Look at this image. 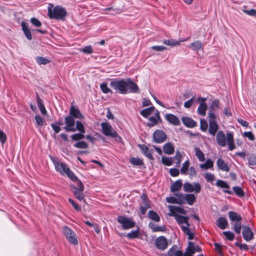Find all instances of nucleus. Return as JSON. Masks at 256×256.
I'll use <instances>...</instances> for the list:
<instances>
[{"label":"nucleus","instance_id":"47","mask_svg":"<svg viewBox=\"0 0 256 256\" xmlns=\"http://www.w3.org/2000/svg\"><path fill=\"white\" fill-rule=\"evenodd\" d=\"M140 230L138 228L137 230H132L130 232L127 234V238L129 239H134L138 238L140 236Z\"/></svg>","mask_w":256,"mask_h":256},{"label":"nucleus","instance_id":"3","mask_svg":"<svg viewBox=\"0 0 256 256\" xmlns=\"http://www.w3.org/2000/svg\"><path fill=\"white\" fill-rule=\"evenodd\" d=\"M48 15L50 18L58 20H64L67 16V12L64 8L50 4L48 7Z\"/></svg>","mask_w":256,"mask_h":256},{"label":"nucleus","instance_id":"49","mask_svg":"<svg viewBox=\"0 0 256 256\" xmlns=\"http://www.w3.org/2000/svg\"><path fill=\"white\" fill-rule=\"evenodd\" d=\"M100 88L102 92L104 94H113L112 90L108 87L107 84L106 82L102 83L100 84Z\"/></svg>","mask_w":256,"mask_h":256},{"label":"nucleus","instance_id":"35","mask_svg":"<svg viewBox=\"0 0 256 256\" xmlns=\"http://www.w3.org/2000/svg\"><path fill=\"white\" fill-rule=\"evenodd\" d=\"M84 133L85 132H79L72 134L70 136V138L72 141H80L81 140L85 138V136L84 134Z\"/></svg>","mask_w":256,"mask_h":256},{"label":"nucleus","instance_id":"33","mask_svg":"<svg viewBox=\"0 0 256 256\" xmlns=\"http://www.w3.org/2000/svg\"><path fill=\"white\" fill-rule=\"evenodd\" d=\"M208 108L207 104L206 102H200L198 108V113L202 116L206 115V110Z\"/></svg>","mask_w":256,"mask_h":256},{"label":"nucleus","instance_id":"30","mask_svg":"<svg viewBox=\"0 0 256 256\" xmlns=\"http://www.w3.org/2000/svg\"><path fill=\"white\" fill-rule=\"evenodd\" d=\"M216 164L218 168L222 171L228 172L230 170V168L226 164L224 160L220 158H218L217 160Z\"/></svg>","mask_w":256,"mask_h":256},{"label":"nucleus","instance_id":"61","mask_svg":"<svg viewBox=\"0 0 256 256\" xmlns=\"http://www.w3.org/2000/svg\"><path fill=\"white\" fill-rule=\"evenodd\" d=\"M205 178L206 179V180H207V182H213L214 179H215V177H214V176L211 174V173H209V172H206L205 174Z\"/></svg>","mask_w":256,"mask_h":256},{"label":"nucleus","instance_id":"10","mask_svg":"<svg viewBox=\"0 0 256 256\" xmlns=\"http://www.w3.org/2000/svg\"><path fill=\"white\" fill-rule=\"evenodd\" d=\"M208 117L209 118L208 132L212 136H214L218 129V126L216 122V116L212 114H208Z\"/></svg>","mask_w":256,"mask_h":256},{"label":"nucleus","instance_id":"59","mask_svg":"<svg viewBox=\"0 0 256 256\" xmlns=\"http://www.w3.org/2000/svg\"><path fill=\"white\" fill-rule=\"evenodd\" d=\"M34 118L36 120V124H38V126H42L44 125V120L40 116L36 115Z\"/></svg>","mask_w":256,"mask_h":256},{"label":"nucleus","instance_id":"43","mask_svg":"<svg viewBox=\"0 0 256 256\" xmlns=\"http://www.w3.org/2000/svg\"><path fill=\"white\" fill-rule=\"evenodd\" d=\"M148 216L150 219L156 222H158L160 220V217L158 214L152 210H150L148 212Z\"/></svg>","mask_w":256,"mask_h":256},{"label":"nucleus","instance_id":"17","mask_svg":"<svg viewBox=\"0 0 256 256\" xmlns=\"http://www.w3.org/2000/svg\"><path fill=\"white\" fill-rule=\"evenodd\" d=\"M242 235L244 239L246 242H250L254 238V232L248 226L242 225Z\"/></svg>","mask_w":256,"mask_h":256},{"label":"nucleus","instance_id":"48","mask_svg":"<svg viewBox=\"0 0 256 256\" xmlns=\"http://www.w3.org/2000/svg\"><path fill=\"white\" fill-rule=\"evenodd\" d=\"M73 146L77 148H87L88 146V144L84 141H78L74 144Z\"/></svg>","mask_w":256,"mask_h":256},{"label":"nucleus","instance_id":"18","mask_svg":"<svg viewBox=\"0 0 256 256\" xmlns=\"http://www.w3.org/2000/svg\"><path fill=\"white\" fill-rule=\"evenodd\" d=\"M164 118L170 124L174 126H178L180 124V120L174 114H167L164 116Z\"/></svg>","mask_w":256,"mask_h":256},{"label":"nucleus","instance_id":"23","mask_svg":"<svg viewBox=\"0 0 256 256\" xmlns=\"http://www.w3.org/2000/svg\"><path fill=\"white\" fill-rule=\"evenodd\" d=\"M22 30L26 36L28 40L32 39V36L31 32L28 28V24L27 22H22L21 24Z\"/></svg>","mask_w":256,"mask_h":256},{"label":"nucleus","instance_id":"58","mask_svg":"<svg viewBox=\"0 0 256 256\" xmlns=\"http://www.w3.org/2000/svg\"><path fill=\"white\" fill-rule=\"evenodd\" d=\"M68 202L72 206L74 209L77 212H80L81 208L80 206L74 202V201L71 198H69L68 200Z\"/></svg>","mask_w":256,"mask_h":256},{"label":"nucleus","instance_id":"19","mask_svg":"<svg viewBox=\"0 0 256 256\" xmlns=\"http://www.w3.org/2000/svg\"><path fill=\"white\" fill-rule=\"evenodd\" d=\"M184 254L183 252L178 250L176 245H173L172 246L168 251L166 254L164 256H184Z\"/></svg>","mask_w":256,"mask_h":256},{"label":"nucleus","instance_id":"24","mask_svg":"<svg viewBox=\"0 0 256 256\" xmlns=\"http://www.w3.org/2000/svg\"><path fill=\"white\" fill-rule=\"evenodd\" d=\"M175 218L178 223V224H186V226L189 227L190 226V224H189L188 220V217L186 216H182L179 214H175L174 215Z\"/></svg>","mask_w":256,"mask_h":256},{"label":"nucleus","instance_id":"27","mask_svg":"<svg viewBox=\"0 0 256 256\" xmlns=\"http://www.w3.org/2000/svg\"><path fill=\"white\" fill-rule=\"evenodd\" d=\"M228 224V220L224 217L220 216L216 220V226L222 230L226 228Z\"/></svg>","mask_w":256,"mask_h":256},{"label":"nucleus","instance_id":"28","mask_svg":"<svg viewBox=\"0 0 256 256\" xmlns=\"http://www.w3.org/2000/svg\"><path fill=\"white\" fill-rule=\"evenodd\" d=\"M183 202L186 201L188 204L192 206L194 204L196 200L195 195L193 194H183Z\"/></svg>","mask_w":256,"mask_h":256},{"label":"nucleus","instance_id":"62","mask_svg":"<svg viewBox=\"0 0 256 256\" xmlns=\"http://www.w3.org/2000/svg\"><path fill=\"white\" fill-rule=\"evenodd\" d=\"M243 12L250 16L256 18V10L255 9L244 10Z\"/></svg>","mask_w":256,"mask_h":256},{"label":"nucleus","instance_id":"36","mask_svg":"<svg viewBox=\"0 0 256 256\" xmlns=\"http://www.w3.org/2000/svg\"><path fill=\"white\" fill-rule=\"evenodd\" d=\"M193 50H199L203 49L202 43L198 40L190 44L189 46Z\"/></svg>","mask_w":256,"mask_h":256},{"label":"nucleus","instance_id":"6","mask_svg":"<svg viewBox=\"0 0 256 256\" xmlns=\"http://www.w3.org/2000/svg\"><path fill=\"white\" fill-rule=\"evenodd\" d=\"M64 129L67 132H75L78 130L80 132H86L84 125L80 120H76L70 124H66Z\"/></svg>","mask_w":256,"mask_h":256},{"label":"nucleus","instance_id":"9","mask_svg":"<svg viewBox=\"0 0 256 256\" xmlns=\"http://www.w3.org/2000/svg\"><path fill=\"white\" fill-rule=\"evenodd\" d=\"M117 221L121 224L123 230L130 229L134 228L136 224V222L132 218L124 216H118L117 218Z\"/></svg>","mask_w":256,"mask_h":256},{"label":"nucleus","instance_id":"1","mask_svg":"<svg viewBox=\"0 0 256 256\" xmlns=\"http://www.w3.org/2000/svg\"><path fill=\"white\" fill-rule=\"evenodd\" d=\"M110 86L122 94L128 93L138 94L140 88L130 78L126 79L114 78L110 80Z\"/></svg>","mask_w":256,"mask_h":256},{"label":"nucleus","instance_id":"42","mask_svg":"<svg viewBox=\"0 0 256 256\" xmlns=\"http://www.w3.org/2000/svg\"><path fill=\"white\" fill-rule=\"evenodd\" d=\"M65 174L67 175V176L73 182H77V184H78V181H80L78 178L68 168Z\"/></svg>","mask_w":256,"mask_h":256},{"label":"nucleus","instance_id":"56","mask_svg":"<svg viewBox=\"0 0 256 256\" xmlns=\"http://www.w3.org/2000/svg\"><path fill=\"white\" fill-rule=\"evenodd\" d=\"M80 52L86 54H91L93 52V48L91 46H88L82 48Z\"/></svg>","mask_w":256,"mask_h":256},{"label":"nucleus","instance_id":"54","mask_svg":"<svg viewBox=\"0 0 256 256\" xmlns=\"http://www.w3.org/2000/svg\"><path fill=\"white\" fill-rule=\"evenodd\" d=\"M190 164V162L188 160H186L182 165V167L180 169V172L182 174H186V172L188 170V166Z\"/></svg>","mask_w":256,"mask_h":256},{"label":"nucleus","instance_id":"40","mask_svg":"<svg viewBox=\"0 0 256 256\" xmlns=\"http://www.w3.org/2000/svg\"><path fill=\"white\" fill-rule=\"evenodd\" d=\"M130 162L136 166H141L144 165L143 160L140 158L132 157L130 159Z\"/></svg>","mask_w":256,"mask_h":256},{"label":"nucleus","instance_id":"31","mask_svg":"<svg viewBox=\"0 0 256 256\" xmlns=\"http://www.w3.org/2000/svg\"><path fill=\"white\" fill-rule=\"evenodd\" d=\"M220 108V102L218 100L212 101L209 108L208 114H214V112L218 110Z\"/></svg>","mask_w":256,"mask_h":256},{"label":"nucleus","instance_id":"57","mask_svg":"<svg viewBox=\"0 0 256 256\" xmlns=\"http://www.w3.org/2000/svg\"><path fill=\"white\" fill-rule=\"evenodd\" d=\"M248 164L250 166H255L256 164V155L252 154L248 158Z\"/></svg>","mask_w":256,"mask_h":256},{"label":"nucleus","instance_id":"22","mask_svg":"<svg viewBox=\"0 0 256 256\" xmlns=\"http://www.w3.org/2000/svg\"><path fill=\"white\" fill-rule=\"evenodd\" d=\"M54 166L56 170L62 174H65V172L68 168L67 165L63 162H55Z\"/></svg>","mask_w":256,"mask_h":256},{"label":"nucleus","instance_id":"25","mask_svg":"<svg viewBox=\"0 0 256 256\" xmlns=\"http://www.w3.org/2000/svg\"><path fill=\"white\" fill-rule=\"evenodd\" d=\"M36 102L37 105L42 114L45 116L47 114L46 110L45 108L44 104H43L42 100L39 96L38 93H36Z\"/></svg>","mask_w":256,"mask_h":256},{"label":"nucleus","instance_id":"26","mask_svg":"<svg viewBox=\"0 0 256 256\" xmlns=\"http://www.w3.org/2000/svg\"><path fill=\"white\" fill-rule=\"evenodd\" d=\"M163 150L167 154H172L174 152V144L168 142L165 144L163 146Z\"/></svg>","mask_w":256,"mask_h":256},{"label":"nucleus","instance_id":"52","mask_svg":"<svg viewBox=\"0 0 256 256\" xmlns=\"http://www.w3.org/2000/svg\"><path fill=\"white\" fill-rule=\"evenodd\" d=\"M208 126L207 121L204 118L201 119L200 120V130L202 132H206Z\"/></svg>","mask_w":256,"mask_h":256},{"label":"nucleus","instance_id":"29","mask_svg":"<svg viewBox=\"0 0 256 256\" xmlns=\"http://www.w3.org/2000/svg\"><path fill=\"white\" fill-rule=\"evenodd\" d=\"M155 110L154 106H150L142 110L140 112V114L144 118H148L150 114H152Z\"/></svg>","mask_w":256,"mask_h":256},{"label":"nucleus","instance_id":"2","mask_svg":"<svg viewBox=\"0 0 256 256\" xmlns=\"http://www.w3.org/2000/svg\"><path fill=\"white\" fill-rule=\"evenodd\" d=\"M216 140L217 144L220 146L222 147L226 146L227 142L230 150H232L236 148L234 142V134L232 132H228L226 136L223 131L219 130L217 132Z\"/></svg>","mask_w":256,"mask_h":256},{"label":"nucleus","instance_id":"14","mask_svg":"<svg viewBox=\"0 0 256 256\" xmlns=\"http://www.w3.org/2000/svg\"><path fill=\"white\" fill-rule=\"evenodd\" d=\"M176 197L169 196L166 198V201L168 203L176 204L182 205L185 204V202H183V194L182 193L174 194Z\"/></svg>","mask_w":256,"mask_h":256},{"label":"nucleus","instance_id":"13","mask_svg":"<svg viewBox=\"0 0 256 256\" xmlns=\"http://www.w3.org/2000/svg\"><path fill=\"white\" fill-rule=\"evenodd\" d=\"M184 190L186 192H194L196 194H198L201 190V186L198 182H194L193 184L186 182L184 184Z\"/></svg>","mask_w":256,"mask_h":256},{"label":"nucleus","instance_id":"50","mask_svg":"<svg viewBox=\"0 0 256 256\" xmlns=\"http://www.w3.org/2000/svg\"><path fill=\"white\" fill-rule=\"evenodd\" d=\"M216 185L223 188L229 189L230 188V186L225 181L221 180H218Z\"/></svg>","mask_w":256,"mask_h":256},{"label":"nucleus","instance_id":"20","mask_svg":"<svg viewBox=\"0 0 256 256\" xmlns=\"http://www.w3.org/2000/svg\"><path fill=\"white\" fill-rule=\"evenodd\" d=\"M138 146L142 152L150 160H154V158L152 154V150H149L148 147L144 144H138Z\"/></svg>","mask_w":256,"mask_h":256},{"label":"nucleus","instance_id":"46","mask_svg":"<svg viewBox=\"0 0 256 256\" xmlns=\"http://www.w3.org/2000/svg\"><path fill=\"white\" fill-rule=\"evenodd\" d=\"M35 60L39 65H46L50 62V60L42 56H36Z\"/></svg>","mask_w":256,"mask_h":256},{"label":"nucleus","instance_id":"4","mask_svg":"<svg viewBox=\"0 0 256 256\" xmlns=\"http://www.w3.org/2000/svg\"><path fill=\"white\" fill-rule=\"evenodd\" d=\"M229 218L231 222L232 226L231 229L234 230L236 234H240L242 228V217L240 214L233 211H230L228 213Z\"/></svg>","mask_w":256,"mask_h":256},{"label":"nucleus","instance_id":"64","mask_svg":"<svg viewBox=\"0 0 256 256\" xmlns=\"http://www.w3.org/2000/svg\"><path fill=\"white\" fill-rule=\"evenodd\" d=\"M169 173L172 176L175 177L179 175L180 171L176 168H170Z\"/></svg>","mask_w":256,"mask_h":256},{"label":"nucleus","instance_id":"51","mask_svg":"<svg viewBox=\"0 0 256 256\" xmlns=\"http://www.w3.org/2000/svg\"><path fill=\"white\" fill-rule=\"evenodd\" d=\"M147 126L151 128L156 125H157V122L156 118L154 116H150L148 118V122H147Z\"/></svg>","mask_w":256,"mask_h":256},{"label":"nucleus","instance_id":"55","mask_svg":"<svg viewBox=\"0 0 256 256\" xmlns=\"http://www.w3.org/2000/svg\"><path fill=\"white\" fill-rule=\"evenodd\" d=\"M173 158L174 159L176 160V166L179 167L182 161V154L178 150H177L176 152L175 156L173 157Z\"/></svg>","mask_w":256,"mask_h":256},{"label":"nucleus","instance_id":"16","mask_svg":"<svg viewBox=\"0 0 256 256\" xmlns=\"http://www.w3.org/2000/svg\"><path fill=\"white\" fill-rule=\"evenodd\" d=\"M142 204L140 206V210L142 214H145L148 208H150V200L146 194H143L141 196Z\"/></svg>","mask_w":256,"mask_h":256},{"label":"nucleus","instance_id":"45","mask_svg":"<svg viewBox=\"0 0 256 256\" xmlns=\"http://www.w3.org/2000/svg\"><path fill=\"white\" fill-rule=\"evenodd\" d=\"M174 158L172 157H166L162 156V163L166 166H170L173 164Z\"/></svg>","mask_w":256,"mask_h":256},{"label":"nucleus","instance_id":"34","mask_svg":"<svg viewBox=\"0 0 256 256\" xmlns=\"http://www.w3.org/2000/svg\"><path fill=\"white\" fill-rule=\"evenodd\" d=\"M181 228L184 232V233L188 236V239L190 240H192L194 239V234L191 232L190 228L189 227L185 226H182Z\"/></svg>","mask_w":256,"mask_h":256},{"label":"nucleus","instance_id":"12","mask_svg":"<svg viewBox=\"0 0 256 256\" xmlns=\"http://www.w3.org/2000/svg\"><path fill=\"white\" fill-rule=\"evenodd\" d=\"M152 138L154 142L161 144L166 140L167 136L163 130H156L153 134Z\"/></svg>","mask_w":256,"mask_h":256},{"label":"nucleus","instance_id":"63","mask_svg":"<svg viewBox=\"0 0 256 256\" xmlns=\"http://www.w3.org/2000/svg\"><path fill=\"white\" fill-rule=\"evenodd\" d=\"M30 21V22L36 27H40L42 26V22L36 18H31Z\"/></svg>","mask_w":256,"mask_h":256},{"label":"nucleus","instance_id":"37","mask_svg":"<svg viewBox=\"0 0 256 256\" xmlns=\"http://www.w3.org/2000/svg\"><path fill=\"white\" fill-rule=\"evenodd\" d=\"M214 166V162L213 161L208 158L207 159L206 162L204 164H200V166L201 168L204 170H208Z\"/></svg>","mask_w":256,"mask_h":256},{"label":"nucleus","instance_id":"21","mask_svg":"<svg viewBox=\"0 0 256 256\" xmlns=\"http://www.w3.org/2000/svg\"><path fill=\"white\" fill-rule=\"evenodd\" d=\"M182 121L186 126L189 128H193L197 124L196 122L192 118L188 116L182 117Z\"/></svg>","mask_w":256,"mask_h":256},{"label":"nucleus","instance_id":"41","mask_svg":"<svg viewBox=\"0 0 256 256\" xmlns=\"http://www.w3.org/2000/svg\"><path fill=\"white\" fill-rule=\"evenodd\" d=\"M168 208L172 212H178L181 214H186V210H184L182 208L178 206H168Z\"/></svg>","mask_w":256,"mask_h":256},{"label":"nucleus","instance_id":"8","mask_svg":"<svg viewBox=\"0 0 256 256\" xmlns=\"http://www.w3.org/2000/svg\"><path fill=\"white\" fill-rule=\"evenodd\" d=\"M63 233L68 241L74 245L78 244L77 237L74 232L66 226L63 227Z\"/></svg>","mask_w":256,"mask_h":256},{"label":"nucleus","instance_id":"32","mask_svg":"<svg viewBox=\"0 0 256 256\" xmlns=\"http://www.w3.org/2000/svg\"><path fill=\"white\" fill-rule=\"evenodd\" d=\"M182 180L181 179L178 180L172 184L170 190L172 192L178 191L182 188Z\"/></svg>","mask_w":256,"mask_h":256},{"label":"nucleus","instance_id":"11","mask_svg":"<svg viewBox=\"0 0 256 256\" xmlns=\"http://www.w3.org/2000/svg\"><path fill=\"white\" fill-rule=\"evenodd\" d=\"M100 126L102 128V133L108 136L115 137L117 136V132L112 130L111 125L108 122H102Z\"/></svg>","mask_w":256,"mask_h":256},{"label":"nucleus","instance_id":"44","mask_svg":"<svg viewBox=\"0 0 256 256\" xmlns=\"http://www.w3.org/2000/svg\"><path fill=\"white\" fill-rule=\"evenodd\" d=\"M234 194L238 197H243L244 196V192L243 190L238 186H234L232 188Z\"/></svg>","mask_w":256,"mask_h":256},{"label":"nucleus","instance_id":"53","mask_svg":"<svg viewBox=\"0 0 256 256\" xmlns=\"http://www.w3.org/2000/svg\"><path fill=\"white\" fill-rule=\"evenodd\" d=\"M222 234L228 240L232 241L234 238V234L230 231H224L222 232Z\"/></svg>","mask_w":256,"mask_h":256},{"label":"nucleus","instance_id":"15","mask_svg":"<svg viewBox=\"0 0 256 256\" xmlns=\"http://www.w3.org/2000/svg\"><path fill=\"white\" fill-rule=\"evenodd\" d=\"M155 245L158 250H164L168 248V242L165 236H160L156 239Z\"/></svg>","mask_w":256,"mask_h":256},{"label":"nucleus","instance_id":"39","mask_svg":"<svg viewBox=\"0 0 256 256\" xmlns=\"http://www.w3.org/2000/svg\"><path fill=\"white\" fill-rule=\"evenodd\" d=\"M183 41H184V40H176L174 39H170V40H165L163 41L162 42L164 44L166 45L171 46H174L179 44L181 42H183Z\"/></svg>","mask_w":256,"mask_h":256},{"label":"nucleus","instance_id":"60","mask_svg":"<svg viewBox=\"0 0 256 256\" xmlns=\"http://www.w3.org/2000/svg\"><path fill=\"white\" fill-rule=\"evenodd\" d=\"M188 246L186 249V252L184 254V255L186 254L190 255L191 253L190 252V251L192 250L194 248V245L193 242H188Z\"/></svg>","mask_w":256,"mask_h":256},{"label":"nucleus","instance_id":"7","mask_svg":"<svg viewBox=\"0 0 256 256\" xmlns=\"http://www.w3.org/2000/svg\"><path fill=\"white\" fill-rule=\"evenodd\" d=\"M70 187L72 188V191L74 196L78 200L86 202L82 193L84 190V186L81 181L78 182L77 186L72 184L70 185Z\"/></svg>","mask_w":256,"mask_h":256},{"label":"nucleus","instance_id":"5","mask_svg":"<svg viewBox=\"0 0 256 256\" xmlns=\"http://www.w3.org/2000/svg\"><path fill=\"white\" fill-rule=\"evenodd\" d=\"M69 114L68 116L65 117L64 120L66 124H73L74 122H76L75 119L81 120L84 118V116L79 109L74 106H70Z\"/></svg>","mask_w":256,"mask_h":256},{"label":"nucleus","instance_id":"38","mask_svg":"<svg viewBox=\"0 0 256 256\" xmlns=\"http://www.w3.org/2000/svg\"><path fill=\"white\" fill-rule=\"evenodd\" d=\"M194 150V152H195V154H196V156L197 157V158H198V160L200 162L204 161L205 160L204 155V153L202 152V151L200 150V148L198 147H195Z\"/></svg>","mask_w":256,"mask_h":256}]
</instances>
